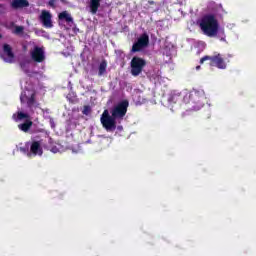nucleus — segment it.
I'll return each instance as SVG.
<instances>
[{
  "label": "nucleus",
  "mask_w": 256,
  "mask_h": 256,
  "mask_svg": "<svg viewBox=\"0 0 256 256\" xmlns=\"http://www.w3.org/2000/svg\"><path fill=\"white\" fill-rule=\"evenodd\" d=\"M20 85L22 89L20 101L22 104L26 103L29 110L25 112L18 111L17 114H13L12 119H14V121H23V119H26L24 123L18 125V129L24 133H28L33 126V112L39 107V103H37V99L35 98V86L29 79L21 80Z\"/></svg>",
  "instance_id": "obj_1"
},
{
  "label": "nucleus",
  "mask_w": 256,
  "mask_h": 256,
  "mask_svg": "<svg viewBox=\"0 0 256 256\" xmlns=\"http://www.w3.org/2000/svg\"><path fill=\"white\" fill-rule=\"evenodd\" d=\"M51 13L47 10H43L40 15V21L46 29H51L53 27V21L51 20Z\"/></svg>",
  "instance_id": "obj_10"
},
{
  "label": "nucleus",
  "mask_w": 256,
  "mask_h": 256,
  "mask_svg": "<svg viewBox=\"0 0 256 256\" xmlns=\"http://www.w3.org/2000/svg\"><path fill=\"white\" fill-rule=\"evenodd\" d=\"M25 28H23V26H16L14 29V33L15 35H21V33H23Z\"/></svg>",
  "instance_id": "obj_20"
},
{
  "label": "nucleus",
  "mask_w": 256,
  "mask_h": 256,
  "mask_svg": "<svg viewBox=\"0 0 256 256\" xmlns=\"http://www.w3.org/2000/svg\"><path fill=\"white\" fill-rule=\"evenodd\" d=\"M201 69V66H196V71H199Z\"/></svg>",
  "instance_id": "obj_24"
},
{
  "label": "nucleus",
  "mask_w": 256,
  "mask_h": 256,
  "mask_svg": "<svg viewBox=\"0 0 256 256\" xmlns=\"http://www.w3.org/2000/svg\"><path fill=\"white\" fill-rule=\"evenodd\" d=\"M49 146L48 149L52 153H61L63 151V146L61 144H53V139L49 138Z\"/></svg>",
  "instance_id": "obj_15"
},
{
  "label": "nucleus",
  "mask_w": 256,
  "mask_h": 256,
  "mask_svg": "<svg viewBox=\"0 0 256 256\" xmlns=\"http://www.w3.org/2000/svg\"><path fill=\"white\" fill-rule=\"evenodd\" d=\"M118 129H123V127L119 126Z\"/></svg>",
  "instance_id": "obj_25"
},
{
  "label": "nucleus",
  "mask_w": 256,
  "mask_h": 256,
  "mask_svg": "<svg viewBox=\"0 0 256 256\" xmlns=\"http://www.w3.org/2000/svg\"><path fill=\"white\" fill-rule=\"evenodd\" d=\"M199 27L207 37H218L225 41V29L219 27V21L213 14H207L201 18Z\"/></svg>",
  "instance_id": "obj_3"
},
{
  "label": "nucleus",
  "mask_w": 256,
  "mask_h": 256,
  "mask_svg": "<svg viewBox=\"0 0 256 256\" xmlns=\"http://www.w3.org/2000/svg\"><path fill=\"white\" fill-rule=\"evenodd\" d=\"M128 107L129 102L124 100L112 107L110 110L111 116L109 115V110H105L100 118L104 129L109 132L115 131L117 129V123H121L123 117L127 115Z\"/></svg>",
  "instance_id": "obj_2"
},
{
  "label": "nucleus",
  "mask_w": 256,
  "mask_h": 256,
  "mask_svg": "<svg viewBox=\"0 0 256 256\" xmlns=\"http://www.w3.org/2000/svg\"><path fill=\"white\" fill-rule=\"evenodd\" d=\"M149 46V35L147 33H143L138 40L132 46V52L137 53L139 51H143V49Z\"/></svg>",
  "instance_id": "obj_7"
},
{
  "label": "nucleus",
  "mask_w": 256,
  "mask_h": 256,
  "mask_svg": "<svg viewBox=\"0 0 256 256\" xmlns=\"http://www.w3.org/2000/svg\"><path fill=\"white\" fill-rule=\"evenodd\" d=\"M203 101H205V91L203 90L183 92V102L192 103L193 111H199L203 107Z\"/></svg>",
  "instance_id": "obj_4"
},
{
  "label": "nucleus",
  "mask_w": 256,
  "mask_h": 256,
  "mask_svg": "<svg viewBox=\"0 0 256 256\" xmlns=\"http://www.w3.org/2000/svg\"><path fill=\"white\" fill-rule=\"evenodd\" d=\"M89 7L90 13L95 15L99 11V7H101V0H90Z\"/></svg>",
  "instance_id": "obj_16"
},
{
  "label": "nucleus",
  "mask_w": 256,
  "mask_h": 256,
  "mask_svg": "<svg viewBox=\"0 0 256 256\" xmlns=\"http://www.w3.org/2000/svg\"><path fill=\"white\" fill-rule=\"evenodd\" d=\"M42 142L41 141H34L32 142L31 146H30V156L34 155V156H41L43 155V148L41 147Z\"/></svg>",
  "instance_id": "obj_12"
},
{
  "label": "nucleus",
  "mask_w": 256,
  "mask_h": 256,
  "mask_svg": "<svg viewBox=\"0 0 256 256\" xmlns=\"http://www.w3.org/2000/svg\"><path fill=\"white\" fill-rule=\"evenodd\" d=\"M30 55L33 61H36V63H43V61H45V50L39 46H35L30 51Z\"/></svg>",
  "instance_id": "obj_9"
},
{
  "label": "nucleus",
  "mask_w": 256,
  "mask_h": 256,
  "mask_svg": "<svg viewBox=\"0 0 256 256\" xmlns=\"http://www.w3.org/2000/svg\"><path fill=\"white\" fill-rule=\"evenodd\" d=\"M0 39H1V34H0Z\"/></svg>",
  "instance_id": "obj_26"
},
{
  "label": "nucleus",
  "mask_w": 256,
  "mask_h": 256,
  "mask_svg": "<svg viewBox=\"0 0 256 256\" xmlns=\"http://www.w3.org/2000/svg\"><path fill=\"white\" fill-rule=\"evenodd\" d=\"M49 123L52 129H55V120H53V118L49 119Z\"/></svg>",
  "instance_id": "obj_22"
},
{
  "label": "nucleus",
  "mask_w": 256,
  "mask_h": 256,
  "mask_svg": "<svg viewBox=\"0 0 256 256\" xmlns=\"http://www.w3.org/2000/svg\"><path fill=\"white\" fill-rule=\"evenodd\" d=\"M30 65H31L30 60H23L20 62V67H21L22 71H24V73H26L27 75H29V73H31L29 71Z\"/></svg>",
  "instance_id": "obj_18"
},
{
  "label": "nucleus",
  "mask_w": 256,
  "mask_h": 256,
  "mask_svg": "<svg viewBox=\"0 0 256 256\" xmlns=\"http://www.w3.org/2000/svg\"><path fill=\"white\" fill-rule=\"evenodd\" d=\"M205 61H211L212 67H217L218 69H227V64L225 63V60H223V56L221 54H216L214 56H204L200 60L201 65H203Z\"/></svg>",
  "instance_id": "obj_5"
},
{
  "label": "nucleus",
  "mask_w": 256,
  "mask_h": 256,
  "mask_svg": "<svg viewBox=\"0 0 256 256\" xmlns=\"http://www.w3.org/2000/svg\"><path fill=\"white\" fill-rule=\"evenodd\" d=\"M1 59L5 63H13L15 61V54H13V48L9 44H4L3 53H0Z\"/></svg>",
  "instance_id": "obj_8"
},
{
  "label": "nucleus",
  "mask_w": 256,
  "mask_h": 256,
  "mask_svg": "<svg viewBox=\"0 0 256 256\" xmlns=\"http://www.w3.org/2000/svg\"><path fill=\"white\" fill-rule=\"evenodd\" d=\"M181 99H183V93L173 90L168 94L167 101L169 105H175V103L181 101Z\"/></svg>",
  "instance_id": "obj_11"
},
{
  "label": "nucleus",
  "mask_w": 256,
  "mask_h": 256,
  "mask_svg": "<svg viewBox=\"0 0 256 256\" xmlns=\"http://www.w3.org/2000/svg\"><path fill=\"white\" fill-rule=\"evenodd\" d=\"M13 9H23V7H29L27 0H13L11 3Z\"/></svg>",
  "instance_id": "obj_14"
},
{
  "label": "nucleus",
  "mask_w": 256,
  "mask_h": 256,
  "mask_svg": "<svg viewBox=\"0 0 256 256\" xmlns=\"http://www.w3.org/2000/svg\"><path fill=\"white\" fill-rule=\"evenodd\" d=\"M146 64L147 63L145 62L144 59L139 58V57H134L131 60V74L134 77L141 75V73L143 71V67H145Z\"/></svg>",
  "instance_id": "obj_6"
},
{
  "label": "nucleus",
  "mask_w": 256,
  "mask_h": 256,
  "mask_svg": "<svg viewBox=\"0 0 256 256\" xmlns=\"http://www.w3.org/2000/svg\"><path fill=\"white\" fill-rule=\"evenodd\" d=\"M82 113L83 115H89L91 113V107L84 106Z\"/></svg>",
  "instance_id": "obj_21"
},
{
  "label": "nucleus",
  "mask_w": 256,
  "mask_h": 256,
  "mask_svg": "<svg viewBox=\"0 0 256 256\" xmlns=\"http://www.w3.org/2000/svg\"><path fill=\"white\" fill-rule=\"evenodd\" d=\"M48 4L50 7H55V0H50Z\"/></svg>",
  "instance_id": "obj_23"
},
{
  "label": "nucleus",
  "mask_w": 256,
  "mask_h": 256,
  "mask_svg": "<svg viewBox=\"0 0 256 256\" xmlns=\"http://www.w3.org/2000/svg\"><path fill=\"white\" fill-rule=\"evenodd\" d=\"M30 144L29 142H26L25 144L20 143L16 146V150L20 151L21 153H24V155L30 156L31 153L29 152Z\"/></svg>",
  "instance_id": "obj_17"
},
{
  "label": "nucleus",
  "mask_w": 256,
  "mask_h": 256,
  "mask_svg": "<svg viewBox=\"0 0 256 256\" xmlns=\"http://www.w3.org/2000/svg\"><path fill=\"white\" fill-rule=\"evenodd\" d=\"M107 73V62L102 61L98 68V75L101 77L102 75H105Z\"/></svg>",
  "instance_id": "obj_19"
},
{
  "label": "nucleus",
  "mask_w": 256,
  "mask_h": 256,
  "mask_svg": "<svg viewBox=\"0 0 256 256\" xmlns=\"http://www.w3.org/2000/svg\"><path fill=\"white\" fill-rule=\"evenodd\" d=\"M59 19L61 21L65 20L66 23H68V25L70 27H73V25H75V22L73 21V17L67 11H64V12L60 13L59 14Z\"/></svg>",
  "instance_id": "obj_13"
}]
</instances>
